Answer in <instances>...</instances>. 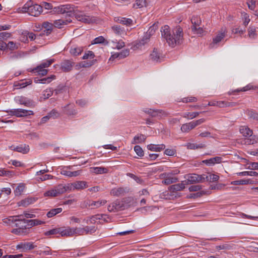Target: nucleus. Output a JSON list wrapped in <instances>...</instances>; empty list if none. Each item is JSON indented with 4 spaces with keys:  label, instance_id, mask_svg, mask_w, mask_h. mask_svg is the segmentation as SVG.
<instances>
[{
    "label": "nucleus",
    "instance_id": "nucleus-39",
    "mask_svg": "<svg viewBox=\"0 0 258 258\" xmlns=\"http://www.w3.org/2000/svg\"><path fill=\"white\" fill-rule=\"evenodd\" d=\"M32 81L31 80H28V81H22L21 82H16L14 84L15 87H17V88H23L26 87L28 85H29L32 84Z\"/></svg>",
    "mask_w": 258,
    "mask_h": 258
},
{
    "label": "nucleus",
    "instance_id": "nucleus-4",
    "mask_svg": "<svg viewBox=\"0 0 258 258\" xmlns=\"http://www.w3.org/2000/svg\"><path fill=\"white\" fill-rule=\"evenodd\" d=\"M239 132L246 138L244 140L245 144L253 145L257 142V139L255 135H253V131L247 126L243 125L239 127Z\"/></svg>",
    "mask_w": 258,
    "mask_h": 258
},
{
    "label": "nucleus",
    "instance_id": "nucleus-8",
    "mask_svg": "<svg viewBox=\"0 0 258 258\" xmlns=\"http://www.w3.org/2000/svg\"><path fill=\"white\" fill-rule=\"evenodd\" d=\"M227 32V31L226 28H222L216 36L213 37V42L210 44V47L211 48L214 47L215 45L219 43L225 37Z\"/></svg>",
    "mask_w": 258,
    "mask_h": 258
},
{
    "label": "nucleus",
    "instance_id": "nucleus-6",
    "mask_svg": "<svg viewBox=\"0 0 258 258\" xmlns=\"http://www.w3.org/2000/svg\"><path fill=\"white\" fill-rule=\"evenodd\" d=\"M7 112L11 115H14L17 117H26L28 115H33V111L32 110H26L24 109L18 108L13 109Z\"/></svg>",
    "mask_w": 258,
    "mask_h": 258
},
{
    "label": "nucleus",
    "instance_id": "nucleus-2",
    "mask_svg": "<svg viewBox=\"0 0 258 258\" xmlns=\"http://www.w3.org/2000/svg\"><path fill=\"white\" fill-rule=\"evenodd\" d=\"M161 33L162 37L172 47H174L182 42L183 31L180 26H177L171 31L168 25H164L161 29Z\"/></svg>",
    "mask_w": 258,
    "mask_h": 258
},
{
    "label": "nucleus",
    "instance_id": "nucleus-29",
    "mask_svg": "<svg viewBox=\"0 0 258 258\" xmlns=\"http://www.w3.org/2000/svg\"><path fill=\"white\" fill-rule=\"evenodd\" d=\"M63 112L68 115H75L77 113V111L71 105H67L64 107Z\"/></svg>",
    "mask_w": 258,
    "mask_h": 258
},
{
    "label": "nucleus",
    "instance_id": "nucleus-59",
    "mask_svg": "<svg viewBox=\"0 0 258 258\" xmlns=\"http://www.w3.org/2000/svg\"><path fill=\"white\" fill-rule=\"evenodd\" d=\"M74 230V235H83V227H73Z\"/></svg>",
    "mask_w": 258,
    "mask_h": 258
},
{
    "label": "nucleus",
    "instance_id": "nucleus-33",
    "mask_svg": "<svg viewBox=\"0 0 258 258\" xmlns=\"http://www.w3.org/2000/svg\"><path fill=\"white\" fill-rule=\"evenodd\" d=\"M42 27L44 29L43 31L48 35L52 30L53 24L48 22H44L42 24Z\"/></svg>",
    "mask_w": 258,
    "mask_h": 258
},
{
    "label": "nucleus",
    "instance_id": "nucleus-41",
    "mask_svg": "<svg viewBox=\"0 0 258 258\" xmlns=\"http://www.w3.org/2000/svg\"><path fill=\"white\" fill-rule=\"evenodd\" d=\"M146 138L145 136L142 134H140L137 136H136L133 139L132 143L133 144H136L141 143L145 141Z\"/></svg>",
    "mask_w": 258,
    "mask_h": 258
},
{
    "label": "nucleus",
    "instance_id": "nucleus-3",
    "mask_svg": "<svg viewBox=\"0 0 258 258\" xmlns=\"http://www.w3.org/2000/svg\"><path fill=\"white\" fill-rule=\"evenodd\" d=\"M22 13H28L32 16H38L42 11V7L37 4H33L31 1L27 2L21 9Z\"/></svg>",
    "mask_w": 258,
    "mask_h": 258
},
{
    "label": "nucleus",
    "instance_id": "nucleus-58",
    "mask_svg": "<svg viewBox=\"0 0 258 258\" xmlns=\"http://www.w3.org/2000/svg\"><path fill=\"white\" fill-rule=\"evenodd\" d=\"M56 79V76L55 75H51L50 76L41 79V84H46V83H49L53 80H55Z\"/></svg>",
    "mask_w": 258,
    "mask_h": 258
},
{
    "label": "nucleus",
    "instance_id": "nucleus-56",
    "mask_svg": "<svg viewBox=\"0 0 258 258\" xmlns=\"http://www.w3.org/2000/svg\"><path fill=\"white\" fill-rule=\"evenodd\" d=\"M91 202L92 201L90 200H87L84 201H83L80 204V207L82 209L88 208L90 207L92 208Z\"/></svg>",
    "mask_w": 258,
    "mask_h": 258
},
{
    "label": "nucleus",
    "instance_id": "nucleus-10",
    "mask_svg": "<svg viewBox=\"0 0 258 258\" xmlns=\"http://www.w3.org/2000/svg\"><path fill=\"white\" fill-rule=\"evenodd\" d=\"M160 178L163 179L162 183L168 185L178 181V178L171 175L169 173H163L160 175Z\"/></svg>",
    "mask_w": 258,
    "mask_h": 258
},
{
    "label": "nucleus",
    "instance_id": "nucleus-5",
    "mask_svg": "<svg viewBox=\"0 0 258 258\" xmlns=\"http://www.w3.org/2000/svg\"><path fill=\"white\" fill-rule=\"evenodd\" d=\"M64 185L67 191H73L75 189L79 190L88 187L87 182L85 181H77Z\"/></svg>",
    "mask_w": 258,
    "mask_h": 258
},
{
    "label": "nucleus",
    "instance_id": "nucleus-42",
    "mask_svg": "<svg viewBox=\"0 0 258 258\" xmlns=\"http://www.w3.org/2000/svg\"><path fill=\"white\" fill-rule=\"evenodd\" d=\"M62 211L61 208H57L55 209H52L47 212L46 215L48 218H51L56 214L60 213Z\"/></svg>",
    "mask_w": 258,
    "mask_h": 258
},
{
    "label": "nucleus",
    "instance_id": "nucleus-35",
    "mask_svg": "<svg viewBox=\"0 0 258 258\" xmlns=\"http://www.w3.org/2000/svg\"><path fill=\"white\" fill-rule=\"evenodd\" d=\"M112 30L113 32L117 35L122 36L125 34L124 28H121L120 26L115 25L112 27Z\"/></svg>",
    "mask_w": 258,
    "mask_h": 258
},
{
    "label": "nucleus",
    "instance_id": "nucleus-27",
    "mask_svg": "<svg viewBox=\"0 0 258 258\" xmlns=\"http://www.w3.org/2000/svg\"><path fill=\"white\" fill-rule=\"evenodd\" d=\"M150 58L155 62L160 61L161 55L159 51L157 49H154L152 53L150 54Z\"/></svg>",
    "mask_w": 258,
    "mask_h": 258
},
{
    "label": "nucleus",
    "instance_id": "nucleus-52",
    "mask_svg": "<svg viewBox=\"0 0 258 258\" xmlns=\"http://www.w3.org/2000/svg\"><path fill=\"white\" fill-rule=\"evenodd\" d=\"M70 224L71 225H74L75 224H80L83 220V218H79L76 216H73L69 218Z\"/></svg>",
    "mask_w": 258,
    "mask_h": 258
},
{
    "label": "nucleus",
    "instance_id": "nucleus-36",
    "mask_svg": "<svg viewBox=\"0 0 258 258\" xmlns=\"http://www.w3.org/2000/svg\"><path fill=\"white\" fill-rule=\"evenodd\" d=\"M23 217V215H18L16 216L10 217L8 218L5 219L4 222L7 223L9 225H12L13 224H16L19 218Z\"/></svg>",
    "mask_w": 258,
    "mask_h": 258
},
{
    "label": "nucleus",
    "instance_id": "nucleus-37",
    "mask_svg": "<svg viewBox=\"0 0 258 258\" xmlns=\"http://www.w3.org/2000/svg\"><path fill=\"white\" fill-rule=\"evenodd\" d=\"M72 64L69 60H64L61 63V70L64 72H69L72 68Z\"/></svg>",
    "mask_w": 258,
    "mask_h": 258
},
{
    "label": "nucleus",
    "instance_id": "nucleus-48",
    "mask_svg": "<svg viewBox=\"0 0 258 258\" xmlns=\"http://www.w3.org/2000/svg\"><path fill=\"white\" fill-rule=\"evenodd\" d=\"M54 61V59H50L49 60L43 61L38 66V69L40 68V69H42V68L46 69L49 67Z\"/></svg>",
    "mask_w": 258,
    "mask_h": 258
},
{
    "label": "nucleus",
    "instance_id": "nucleus-51",
    "mask_svg": "<svg viewBox=\"0 0 258 258\" xmlns=\"http://www.w3.org/2000/svg\"><path fill=\"white\" fill-rule=\"evenodd\" d=\"M14 175V172L12 171L6 170L4 168L0 169V176H6V177H12Z\"/></svg>",
    "mask_w": 258,
    "mask_h": 258
},
{
    "label": "nucleus",
    "instance_id": "nucleus-60",
    "mask_svg": "<svg viewBox=\"0 0 258 258\" xmlns=\"http://www.w3.org/2000/svg\"><path fill=\"white\" fill-rule=\"evenodd\" d=\"M200 114V112H186L183 115V117L185 118H188L189 119H193L197 117Z\"/></svg>",
    "mask_w": 258,
    "mask_h": 258
},
{
    "label": "nucleus",
    "instance_id": "nucleus-12",
    "mask_svg": "<svg viewBox=\"0 0 258 258\" xmlns=\"http://www.w3.org/2000/svg\"><path fill=\"white\" fill-rule=\"evenodd\" d=\"M65 19H60L54 21L53 25L55 27L61 28L64 25H67L72 22V20L69 16L67 15Z\"/></svg>",
    "mask_w": 258,
    "mask_h": 258
},
{
    "label": "nucleus",
    "instance_id": "nucleus-28",
    "mask_svg": "<svg viewBox=\"0 0 258 258\" xmlns=\"http://www.w3.org/2000/svg\"><path fill=\"white\" fill-rule=\"evenodd\" d=\"M90 171L96 174H103L107 173L108 169L104 167H93L90 168Z\"/></svg>",
    "mask_w": 258,
    "mask_h": 258
},
{
    "label": "nucleus",
    "instance_id": "nucleus-11",
    "mask_svg": "<svg viewBox=\"0 0 258 258\" xmlns=\"http://www.w3.org/2000/svg\"><path fill=\"white\" fill-rule=\"evenodd\" d=\"M124 209V207L122 202L118 200L109 204L107 208L108 210L110 212L122 210Z\"/></svg>",
    "mask_w": 258,
    "mask_h": 258
},
{
    "label": "nucleus",
    "instance_id": "nucleus-63",
    "mask_svg": "<svg viewBox=\"0 0 258 258\" xmlns=\"http://www.w3.org/2000/svg\"><path fill=\"white\" fill-rule=\"evenodd\" d=\"M241 14L243 20V24L245 26H246L250 21L249 16L247 13L244 12L242 13Z\"/></svg>",
    "mask_w": 258,
    "mask_h": 258
},
{
    "label": "nucleus",
    "instance_id": "nucleus-19",
    "mask_svg": "<svg viewBox=\"0 0 258 258\" xmlns=\"http://www.w3.org/2000/svg\"><path fill=\"white\" fill-rule=\"evenodd\" d=\"M15 226L22 229L24 231H26V229L28 228L26 220L22 217L18 218V221L15 224Z\"/></svg>",
    "mask_w": 258,
    "mask_h": 258
},
{
    "label": "nucleus",
    "instance_id": "nucleus-61",
    "mask_svg": "<svg viewBox=\"0 0 258 258\" xmlns=\"http://www.w3.org/2000/svg\"><path fill=\"white\" fill-rule=\"evenodd\" d=\"M82 222L88 224L96 223L94 215L86 218H83Z\"/></svg>",
    "mask_w": 258,
    "mask_h": 258
},
{
    "label": "nucleus",
    "instance_id": "nucleus-55",
    "mask_svg": "<svg viewBox=\"0 0 258 258\" xmlns=\"http://www.w3.org/2000/svg\"><path fill=\"white\" fill-rule=\"evenodd\" d=\"M53 91L50 89L48 88L43 91L42 97L44 99H46L50 97L53 94Z\"/></svg>",
    "mask_w": 258,
    "mask_h": 258
},
{
    "label": "nucleus",
    "instance_id": "nucleus-44",
    "mask_svg": "<svg viewBox=\"0 0 258 258\" xmlns=\"http://www.w3.org/2000/svg\"><path fill=\"white\" fill-rule=\"evenodd\" d=\"M251 183V181L250 179H241L239 180H235L231 182V184L232 185H244V184H248Z\"/></svg>",
    "mask_w": 258,
    "mask_h": 258
},
{
    "label": "nucleus",
    "instance_id": "nucleus-47",
    "mask_svg": "<svg viewBox=\"0 0 258 258\" xmlns=\"http://www.w3.org/2000/svg\"><path fill=\"white\" fill-rule=\"evenodd\" d=\"M146 0H136L135 3L133 5V7L135 9H139L146 7Z\"/></svg>",
    "mask_w": 258,
    "mask_h": 258
},
{
    "label": "nucleus",
    "instance_id": "nucleus-25",
    "mask_svg": "<svg viewBox=\"0 0 258 258\" xmlns=\"http://www.w3.org/2000/svg\"><path fill=\"white\" fill-rule=\"evenodd\" d=\"M17 249H22L23 251L32 249L34 248V245L31 242L21 243L17 245Z\"/></svg>",
    "mask_w": 258,
    "mask_h": 258
},
{
    "label": "nucleus",
    "instance_id": "nucleus-40",
    "mask_svg": "<svg viewBox=\"0 0 258 258\" xmlns=\"http://www.w3.org/2000/svg\"><path fill=\"white\" fill-rule=\"evenodd\" d=\"M25 188V184L23 183H19L14 190L16 196H18L22 194Z\"/></svg>",
    "mask_w": 258,
    "mask_h": 258
},
{
    "label": "nucleus",
    "instance_id": "nucleus-38",
    "mask_svg": "<svg viewBox=\"0 0 258 258\" xmlns=\"http://www.w3.org/2000/svg\"><path fill=\"white\" fill-rule=\"evenodd\" d=\"M32 72L37 73L38 75L44 76L47 74L48 70L43 68L42 69H40V68L38 69V66H37L32 70Z\"/></svg>",
    "mask_w": 258,
    "mask_h": 258
},
{
    "label": "nucleus",
    "instance_id": "nucleus-45",
    "mask_svg": "<svg viewBox=\"0 0 258 258\" xmlns=\"http://www.w3.org/2000/svg\"><path fill=\"white\" fill-rule=\"evenodd\" d=\"M248 35L251 39H255L256 37V28L254 26H250L248 29Z\"/></svg>",
    "mask_w": 258,
    "mask_h": 258
},
{
    "label": "nucleus",
    "instance_id": "nucleus-30",
    "mask_svg": "<svg viewBox=\"0 0 258 258\" xmlns=\"http://www.w3.org/2000/svg\"><path fill=\"white\" fill-rule=\"evenodd\" d=\"M26 221L28 224V228L45 223L44 221L38 219L26 220Z\"/></svg>",
    "mask_w": 258,
    "mask_h": 258
},
{
    "label": "nucleus",
    "instance_id": "nucleus-62",
    "mask_svg": "<svg viewBox=\"0 0 258 258\" xmlns=\"http://www.w3.org/2000/svg\"><path fill=\"white\" fill-rule=\"evenodd\" d=\"M256 0H247L246 4L248 9L250 10H254L256 7Z\"/></svg>",
    "mask_w": 258,
    "mask_h": 258
},
{
    "label": "nucleus",
    "instance_id": "nucleus-1",
    "mask_svg": "<svg viewBox=\"0 0 258 258\" xmlns=\"http://www.w3.org/2000/svg\"><path fill=\"white\" fill-rule=\"evenodd\" d=\"M53 11L58 14H67L71 18L74 15L76 20L84 23L89 24L95 21L94 17L86 15L83 12L77 10L75 6L71 4L55 7L53 8Z\"/></svg>",
    "mask_w": 258,
    "mask_h": 258
},
{
    "label": "nucleus",
    "instance_id": "nucleus-7",
    "mask_svg": "<svg viewBox=\"0 0 258 258\" xmlns=\"http://www.w3.org/2000/svg\"><path fill=\"white\" fill-rule=\"evenodd\" d=\"M66 188L65 185L63 184H59L54 189L49 190L44 194L45 197H57L62 194L66 192Z\"/></svg>",
    "mask_w": 258,
    "mask_h": 258
},
{
    "label": "nucleus",
    "instance_id": "nucleus-16",
    "mask_svg": "<svg viewBox=\"0 0 258 258\" xmlns=\"http://www.w3.org/2000/svg\"><path fill=\"white\" fill-rule=\"evenodd\" d=\"M144 112L154 117H162L166 116L167 113L162 110H153L152 109H146Z\"/></svg>",
    "mask_w": 258,
    "mask_h": 258
},
{
    "label": "nucleus",
    "instance_id": "nucleus-23",
    "mask_svg": "<svg viewBox=\"0 0 258 258\" xmlns=\"http://www.w3.org/2000/svg\"><path fill=\"white\" fill-rule=\"evenodd\" d=\"M59 228V234L61 236H74V230L73 227H68L64 229Z\"/></svg>",
    "mask_w": 258,
    "mask_h": 258
},
{
    "label": "nucleus",
    "instance_id": "nucleus-64",
    "mask_svg": "<svg viewBox=\"0 0 258 258\" xmlns=\"http://www.w3.org/2000/svg\"><path fill=\"white\" fill-rule=\"evenodd\" d=\"M134 151L139 156L142 157L144 156V151L140 146H135L134 147Z\"/></svg>",
    "mask_w": 258,
    "mask_h": 258
},
{
    "label": "nucleus",
    "instance_id": "nucleus-50",
    "mask_svg": "<svg viewBox=\"0 0 258 258\" xmlns=\"http://www.w3.org/2000/svg\"><path fill=\"white\" fill-rule=\"evenodd\" d=\"M191 22L192 24L191 27H197L200 26L201 24V20L198 16L192 17L191 19Z\"/></svg>",
    "mask_w": 258,
    "mask_h": 258
},
{
    "label": "nucleus",
    "instance_id": "nucleus-34",
    "mask_svg": "<svg viewBox=\"0 0 258 258\" xmlns=\"http://www.w3.org/2000/svg\"><path fill=\"white\" fill-rule=\"evenodd\" d=\"M195 128L192 122L183 124L181 126V131L183 133H188Z\"/></svg>",
    "mask_w": 258,
    "mask_h": 258
},
{
    "label": "nucleus",
    "instance_id": "nucleus-17",
    "mask_svg": "<svg viewBox=\"0 0 258 258\" xmlns=\"http://www.w3.org/2000/svg\"><path fill=\"white\" fill-rule=\"evenodd\" d=\"M203 182L207 181L209 182H216L219 179L218 175L216 174L208 173L207 174H203Z\"/></svg>",
    "mask_w": 258,
    "mask_h": 258
},
{
    "label": "nucleus",
    "instance_id": "nucleus-53",
    "mask_svg": "<svg viewBox=\"0 0 258 258\" xmlns=\"http://www.w3.org/2000/svg\"><path fill=\"white\" fill-rule=\"evenodd\" d=\"M191 30L195 34H197L199 36H202L204 33L203 29L200 26L191 27Z\"/></svg>",
    "mask_w": 258,
    "mask_h": 258
},
{
    "label": "nucleus",
    "instance_id": "nucleus-14",
    "mask_svg": "<svg viewBox=\"0 0 258 258\" xmlns=\"http://www.w3.org/2000/svg\"><path fill=\"white\" fill-rule=\"evenodd\" d=\"M127 192H128V189L126 188L117 187L112 188L110 190V194L113 196L119 197L124 196Z\"/></svg>",
    "mask_w": 258,
    "mask_h": 258
},
{
    "label": "nucleus",
    "instance_id": "nucleus-13",
    "mask_svg": "<svg viewBox=\"0 0 258 258\" xmlns=\"http://www.w3.org/2000/svg\"><path fill=\"white\" fill-rule=\"evenodd\" d=\"M16 101L21 105H24L27 107L34 106V102L30 99L24 96H18L15 98Z\"/></svg>",
    "mask_w": 258,
    "mask_h": 258
},
{
    "label": "nucleus",
    "instance_id": "nucleus-24",
    "mask_svg": "<svg viewBox=\"0 0 258 258\" xmlns=\"http://www.w3.org/2000/svg\"><path fill=\"white\" fill-rule=\"evenodd\" d=\"M83 51V47L77 45H73L71 46L70 52L74 56H78L81 54Z\"/></svg>",
    "mask_w": 258,
    "mask_h": 258
},
{
    "label": "nucleus",
    "instance_id": "nucleus-49",
    "mask_svg": "<svg viewBox=\"0 0 258 258\" xmlns=\"http://www.w3.org/2000/svg\"><path fill=\"white\" fill-rule=\"evenodd\" d=\"M239 176H258V173L255 171H242L238 172L236 173Z\"/></svg>",
    "mask_w": 258,
    "mask_h": 258
},
{
    "label": "nucleus",
    "instance_id": "nucleus-46",
    "mask_svg": "<svg viewBox=\"0 0 258 258\" xmlns=\"http://www.w3.org/2000/svg\"><path fill=\"white\" fill-rule=\"evenodd\" d=\"M84 235L91 234L96 231V228L94 226H84L83 227Z\"/></svg>",
    "mask_w": 258,
    "mask_h": 258
},
{
    "label": "nucleus",
    "instance_id": "nucleus-21",
    "mask_svg": "<svg viewBox=\"0 0 258 258\" xmlns=\"http://www.w3.org/2000/svg\"><path fill=\"white\" fill-rule=\"evenodd\" d=\"M185 184L184 181H182L181 183L170 186L168 189L171 192L181 191L185 188Z\"/></svg>",
    "mask_w": 258,
    "mask_h": 258
},
{
    "label": "nucleus",
    "instance_id": "nucleus-15",
    "mask_svg": "<svg viewBox=\"0 0 258 258\" xmlns=\"http://www.w3.org/2000/svg\"><path fill=\"white\" fill-rule=\"evenodd\" d=\"M130 51L128 49H124L120 52L112 53L109 60H114L115 58L119 59L124 58L129 55Z\"/></svg>",
    "mask_w": 258,
    "mask_h": 258
},
{
    "label": "nucleus",
    "instance_id": "nucleus-43",
    "mask_svg": "<svg viewBox=\"0 0 258 258\" xmlns=\"http://www.w3.org/2000/svg\"><path fill=\"white\" fill-rule=\"evenodd\" d=\"M107 201L105 200H100L97 201H92L91 202L92 208H98L106 204Z\"/></svg>",
    "mask_w": 258,
    "mask_h": 258
},
{
    "label": "nucleus",
    "instance_id": "nucleus-18",
    "mask_svg": "<svg viewBox=\"0 0 258 258\" xmlns=\"http://www.w3.org/2000/svg\"><path fill=\"white\" fill-rule=\"evenodd\" d=\"M82 173V170H79L75 171H71L66 169H62L61 171V174L65 176L71 177H77L81 175Z\"/></svg>",
    "mask_w": 258,
    "mask_h": 258
},
{
    "label": "nucleus",
    "instance_id": "nucleus-22",
    "mask_svg": "<svg viewBox=\"0 0 258 258\" xmlns=\"http://www.w3.org/2000/svg\"><path fill=\"white\" fill-rule=\"evenodd\" d=\"M115 21L126 26H130L133 24V21L131 19L124 17L115 18Z\"/></svg>",
    "mask_w": 258,
    "mask_h": 258
},
{
    "label": "nucleus",
    "instance_id": "nucleus-20",
    "mask_svg": "<svg viewBox=\"0 0 258 258\" xmlns=\"http://www.w3.org/2000/svg\"><path fill=\"white\" fill-rule=\"evenodd\" d=\"M222 161V158L217 156L214 158H211L209 159L204 160L202 162L208 166H212L216 163H220Z\"/></svg>",
    "mask_w": 258,
    "mask_h": 258
},
{
    "label": "nucleus",
    "instance_id": "nucleus-9",
    "mask_svg": "<svg viewBox=\"0 0 258 258\" xmlns=\"http://www.w3.org/2000/svg\"><path fill=\"white\" fill-rule=\"evenodd\" d=\"M203 175H198L196 174H190L187 176L186 179L184 180L186 184H190L197 182H203L202 177Z\"/></svg>",
    "mask_w": 258,
    "mask_h": 258
},
{
    "label": "nucleus",
    "instance_id": "nucleus-32",
    "mask_svg": "<svg viewBox=\"0 0 258 258\" xmlns=\"http://www.w3.org/2000/svg\"><path fill=\"white\" fill-rule=\"evenodd\" d=\"M110 45L113 49H120L125 46V43L122 40H120L118 41H112Z\"/></svg>",
    "mask_w": 258,
    "mask_h": 258
},
{
    "label": "nucleus",
    "instance_id": "nucleus-57",
    "mask_svg": "<svg viewBox=\"0 0 258 258\" xmlns=\"http://www.w3.org/2000/svg\"><path fill=\"white\" fill-rule=\"evenodd\" d=\"M34 200L31 198L26 199L24 200H22L20 202L19 206H22L23 207H27L29 205L32 204L33 203Z\"/></svg>",
    "mask_w": 258,
    "mask_h": 258
},
{
    "label": "nucleus",
    "instance_id": "nucleus-26",
    "mask_svg": "<svg viewBox=\"0 0 258 258\" xmlns=\"http://www.w3.org/2000/svg\"><path fill=\"white\" fill-rule=\"evenodd\" d=\"M165 148V145L164 144L155 145L150 144L147 146V149L152 151L160 152Z\"/></svg>",
    "mask_w": 258,
    "mask_h": 258
},
{
    "label": "nucleus",
    "instance_id": "nucleus-31",
    "mask_svg": "<svg viewBox=\"0 0 258 258\" xmlns=\"http://www.w3.org/2000/svg\"><path fill=\"white\" fill-rule=\"evenodd\" d=\"M16 151L23 153L27 154L29 152V146L26 144L20 145L16 147Z\"/></svg>",
    "mask_w": 258,
    "mask_h": 258
},
{
    "label": "nucleus",
    "instance_id": "nucleus-54",
    "mask_svg": "<svg viewBox=\"0 0 258 258\" xmlns=\"http://www.w3.org/2000/svg\"><path fill=\"white\" fill-rule=\"evenodd\" d=\"M164 154L169 156H173L176 154V150L175 148H167L164 151Z\"/></svg>",
    "mask_w": 258,
    "mask_h": 258
}]
</instances>
